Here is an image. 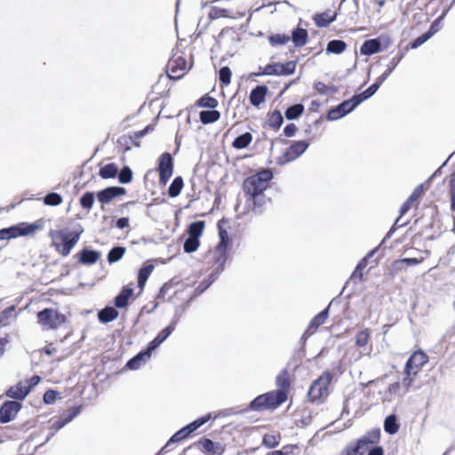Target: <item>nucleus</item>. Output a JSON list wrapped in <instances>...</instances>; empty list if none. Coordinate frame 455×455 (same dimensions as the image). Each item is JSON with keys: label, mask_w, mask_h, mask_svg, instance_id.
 <instances>
[{"label": "nucleus", "mask_w": 455, "mask_h": 455, "mask_svg": "<svg viewBox=\"0 0 455 455\" xmlns=\"http://www.w3.org/2000/svg\"><path fill=\"white\" fill-rule=\"evenodd\" d=\"M307 38L308 33L305 28H297L291 33V40L297 47L304 46L307 42Z\"/></svg>", "instance_id": "29"}, {"label": "nucleus", "mask_w": 455, "mask_h": 455, "mask_svg": "<svg viewBox=\"0 0 455 455\" xmlns=\"http://www.w3.org/2000/svg\"><path fill=\"white\" fill-rule=\"evenodd\" d=\"M304 109V106L300 103L292 105L285 110V117L288 120L297 119L303 114Z\"/></svg>", "instance_id": "41"}, {"label": "nucleus", "mask_w": 455, "mask_h": 455, "mask_svg": "<svg viewBox=\"0 0 455 455\" xmlns=\"http://www.w3.org/2000/svg\"><path fill=\"white\" fill-rule=\"evenodd\" d=\"M251 141L252 135L247 132L236 137L232 142V147L235 149H243L247 148L251 143Z\"/></svg>", "instance_id": "34"}, {"label": "nucleus", "mask_w": 455, "mask_h": 455, "mask_svg": "<svg viewBox=\"0 0 455 455\" xmlns=\"http://www.w3.org/2000/svg\"><path fill=\"white\" fill-rule=\"evenodd\" d=\"M346 115H347L346 111H344L343 108H339V105L335 108H331L328 111L326 118L329 121H334V120H338V119L343 117Z\"/></svg>", "instance_id": "57"}, {"label": "nucleus", "mask_w": 455, "mask_h": 455, "mask_svg": "<svg viewBox=\"0 0 455 455\" xmlns=\"http://www.w3.org/2000/svg\"><path fill=\"white\" fill-rule=\"evenodd\" d=\"M428 355L421 349L414 351L409 357L403 369V385L408 390L414 384L418 374L428 363Z\"/></svg>", "instance_id": "3"}, {"label": "nucleus", "mask_w": 455, "mask_h": 455, "mask_svg": "<svg viewBox=\"0 0 455 455\" xmlns=\"http://www.w3.org/2000/svg\"><path fill=\"white\" fill-rule=\"evenodd\" d=\"M336 12L328 10L323 12L315 14L313 20L318 28H326L336 20Z\"/></svg>", "instance_id": "25"}, {"label": "nucleus", "mask_w": 455, "mask_h": 455, "mask_svg": "<svg viewBox=\"0 0 455 455\" xmlns=\"http://www.w3.org/2000/svg\"><path fill=\"white\" fill-rule=\"evenodd\" d=\"M126 249L123 246H116L112 248L108 253V261L109 263H114L118 261L123 258L125 253Z\"/></svg>", "instance_id": "48"}, {"label": "nucleus", "mask_w": 455, "mask_h": 455, "mask_svg": "<svg viewBox=\"0 0 455 455\" xmlns=\"http://www.w3.org/2000/svg\"><path fill=\"white\" fill-rule=\"evenodd\" d=\"M82 233L83 229H51L48 236L51 239V245L54 248L55 251L62 257H68L78 243Z\"/></svg>", "instance_id": "2"}, {"label": "nucleus", "mask_w": 455, "mask_h": 455, "mask_svg": "<svg viewBox=\"0 0 455 455\" xmlns=\"http://www.w3.org/2000/svg\"><path fill=\"white\" fill-rule=\"evenodd\" d=\"M382 75L377 79V81L372 84L371 86H369L365 91L363 92L357 94L356 96H359V100H361V102L365 100L366 99L372 96L377 90L379 89V85L382 84L383 81H381Z\"/></svg>", "instance_id": "45"}, {"label": "nucleus", "mask_w": 455, "mask_h": 455, "mask_svg": "<svg viewBox=\"0 0 455 455\" xmlns=\"http://www.w3.org/2000/svg\"><path fill=\"white\" fill-rule=\"evenodd\" d=\"M299 449L296 444H287L283 447L282 450L274 451L267 455H291L293 453V451Z\"/></svg>", "instance_id": "64"}, {"label": "nucleus", "mask_w": 455, "mask_h": 455, "mask_svg": "<svg viewBox=\"0 0 455 455\" xmlns=\"http://www.w3.org/2000/svg\"><path fill=\"white\" fill-rule=\"evenodd\" d=\"M333 374L330 371H323L315 379L307 392V398L311 403H323L329 395V387L332 381Z\"/></svg>", "instance_id": "5"}, {"label": "nucleus", "mask_w": 455, "mask_h": 455, "mask_svg": "<svg viewBox=\"0 0 455 455\" xmlns=\"http://www.w3.org/2000/svg\"><path fill=\"white\" fill-rule=\"evenodd\" d=\"M309 142L306 140L293 141L285 152L280 156L279 162L281 164H287L294 161L300 156L308 148Z\"/></svg>", "instance_id": "13"}, {"label": "nucleus", "mask_w": 455, "mask_h": 455, "mask_svg": "<svg viewBox=\"0 0 455 455\" xmlns=\"http://www.w3.org/2000/svg\"><path fill=\"white\" fill-rule=\"evenodd\" d=\"M36 321L43 330H58L68 322V317L58 309L44 308L36 313Z\"/></svg>", "instance_id": "6"}, {"label": "nucleus", "mask_w": 455, "mask_h": 455, "mask_svg": "<svg viewBox=\"0 0 455 455\" xmlns=\"http://www.w3.org/2000/svg\"><path fill=\"white\" fill-rule=\"evenodd\" d=\"M118 311L112 307H107L99 312L98 317L101 323H109L116 319Z\"/></svg>", "instance_id": "32"}, {"label": "nucleus", "mask_w": 455, "mask_h": 455, "mask_svg": "<svg viewBox=\"0 0 455 455\" xmlns=\"http://www.w3.org/2000/svg\"><path fill=\"white\" fill-rule=\"evenodd\" d=\"M154 270V266L149 264L142 267L138 273V285L140 290H143L149 275Z\"/></svg>", "instance_id": "36"}, {"label": "nucleus", "mask_w": 455, "mask_h": 455, "mask_svg": "<svg viewBox=\"0 0 455 455\" xmlns=\"http://www.w3.org/2000/svg\"><path fill=\"white\" fill-rule=\"evenodd\" d=\"M239 40V35L234 28H225L218 36V42L220 44H231L238 42Z\"/></svg>", "instance_id": "26"}, {"label": "nucleus", "mask_w": 455, "mask_h": 455, "mask_svg": "<svg viewBox=\"0 0 455 455\" xmlns=\"http://www.w3.org/2000/svg\"><path fill=\"white\" fill-rule=\"evenodd\" d=\"M21 409V404L17 401H6L0 407V422L3 424L13 420Z\"/></svg>", "instance_id": "18"}, {"label": "nucleus", "mask_w": 455, "mask_h": 455, "mask_svg": "<svg viewBox=\"0 0 455 455\" xmlns=\"http://www.w3.org/2000/svg\"><path fill=\"white\" fill-rule=\"evenodd\" d=\"M286 400L284 393L273 390L255 397L250 403V409L255 411H273Z\"/></svg>", "instance_id": "4"}, {"label": "nucleus", "mask_w": 455, "mask_h": 455, "mask_svg": "<svg viewBox=\"0 0 455 455\" xmlns=\"http://www.w3.org/2000/svg\"><path fill=\"white\" fill-rule=\"evenodd\" d=\"M329 316V309L328 307L322 310L320 313H318L309 323L306 331L305 335L310 336L314 334L317 328L323 324L327 318Z\"/></svg>", "instance_id": "22"}, {"label": "nucleus", "mask_w": 455, "mask_h": 455, "mask_svg": "<svg viewBox=\"0 0 455 455\" xmlns=\"http://www.w3.org/2000/svg\"><path fill=\"white\" fill-rule=\"evenodd\" d=\"M346 115H347L346 111H344L343 108H339V105L335 108H331L328 111L326 118L329 121H334V120H338V119L343 117Z\"/></svg>", "instance_id": "58"}, {"label": "nucleus", "mask_w": 455, "mask_h": 455, "mask_svg": "<svg viewBox=\"0 0 455 455\" xmlns=\"http://www.w3.org/2000/svg\"><path fill=\"white\" fill-rule=\"evenodd\" d=\"M211 419L210 415H205L197 419L194 420L190 424L182 427L179 431H177L167 442L165 446L162 449V451L167 450L172 444L180 443L186 438H188L192 433H194L196 429H198L201 426L205 424Z\"/></svg>", "instance_id": "8"}, {"label": "nucleus", "mask_w": 455, "mask_h": 455, "mask_svg": "<svg viewBox=\"0 0 455 455\" xmlns=\"http://www.w3.org/2000/svg\"><path fill=\"white\" fill-rule=\"evenodd\" d=\"M448 188L451 200V210L455 212V170L448 178Z\"/></svg>", "instance_id": "49"}, {"label": "nucleus", "mask_w": 455, "mask_h": 455, "mask_svg": "<svg viewBox=\"0 0 455 455\" xmlns=\"http://www.w3.org/2000/svg\"><path fill=\"white\" fill-rule=\"evenodd\" d=\"M126 194V189L122 187H108L97 193V199L104 210V205L110 204L115 198Z\"/></svg>", "instance_id": "17"}, {"label": "nucleus", "mask_w": 455, "mask_h": 455, "mask_svg": "<svg viewBox=\"0 0 455 455\" xmlns=\"http://www.w3.org/2000/svg\"><path fill=\"white\" fill-rule=\"evenodd\" d=\"M384 429L389 435H394L399 430V424L395 414L389 415L385 419Z\"/></svg>", "instance_id": "40"}, {"label": "nucleus", "mask_w": 455, "mask_h": 455, "mask_svg": "<svg viewBox=\"0 0 455 455\" xmlns=\"http://www.w3.org/2000/svg\"><path fill=\"white\" fill-rule=\"evenodd\" d=\"M59 397L60 393L58 391L49 389L44 394L43 400L46 404H53Z\"/></svg>", "instance_id": "63"}, {"label": "nucleus", "mask_w": 455, "mask_h": 455, "mask_svg": "<svg viewBox=\"0 0 455 455\" xmlns=\"http://www.w3.org/2000/svg\"><path fill=\"white\" fill-rule=\"evenodd\" d=\"M275 384L278 389L275 391L283 392L286 395V399L288 398L289 390L291 387V379L290 373L286 369H283L277 375L275 379Z\"/></svg>", "instance_id": "23"}, {"label": "nucleus", "mask_w": 455, "mask_h": 455, "mask_svg": "<svg viewBox=\"0 0 455 455\" xmlns=\"http://www.w3.org/2000/svg\"><path fill=\"white\" fill-rule=\"evenodd\" d=\"M425 193L424 184L417 186L408 199L402 204L400 208V216L404 215L412 207L417 208L419 205V200L423 196Z\"/></svg>", "instance_id": "20"}, {"label": "nucleus", "mask_w": 455, "mask_h": 455, "mask_svg": "<svg viewBox=\"0 0 455 455\" xmlns=\"http://www.w3.org/2000/svg\"><path fill=\"white\" fill-rule=\"evenodd\" d=\"M290 41V36L284 34H275L269 37L272 45L286 44Z\"/></svg>", "instance_id": "60"}, {"label": "nucleus", "mask_w": 455, "mask_h": 455, "mask_svg": "<svg viewBox=\"0 0 455 455\" xmlns=\"http://www.w3.org/2000/svg\"><path fill=\"white\" fill-rule=\"evenodd\" d=\"M315 89L320 93V94H326L328 92L331 93H336L338 92L337 87L335 86H328L323 82H317L315 84Z\"/></svg>", "instance_id": "62"}, {"label": "nucleus", "mask_w": 455, "mask_h": 455, "mask_svg": "<svg viewBox=\"0 0 455 455\" xmlns=\"http://www.w3.org/2000/svg\"><path fill=\"white\" fill-rule=\"evenodd\" d=\"M267 88L265 85H258L251 90L249 99L250 102L254 107H259L266 100Z\"/></svg>", "instance_id": "24"}, {"label": "nucleus", "mask_w": 455, "mask_h": 455, "mask_svg": "<svg viewBox=\"0 0 455 455\" xmlns=\"http://www.w3.org/2000/svg\"><path fill=\"white\" fill-rule=\"evenodd\" d=\"M346 115H347L346 111H344L343 108H339V105L335 108H331L328 111L326 118L329 121H334V120H338V119L343 117Z\"/></svg>", "instance_id": "59"}, {"label": "nucleus", "mask_w": 455, "mask_h": 455, "mask_svg": "<svg viewBox=\"0 0 455 455\" xmlns=\"http://www.w3.org/2000/svg\"><path fill=\"white\" fill-rule=\"evenodd\" d=\"M380 440V429L374 428L368 431L354 444L360 455H363L371 445L377 444Z\"/></svg>", "instance_id": "15"}, {"label": "nucleus", "mask_w": 455, "mask_h": 455, "mask_svg": "<svg viewBox=\"0 0 455 455\" xmlns=\"http://www.w3.org/2000/svg\"><path fill=\"white\" fill-rule=\"evenodd\" d=\"M78 262L83 265L95 264L100 258V253L94 250L83 249L75 255Z\"/></svg>", "instance_id": "21"}, {"label": "nucleus", "mask_w": 455, "mask_h": 455, "mask_svg": "<svg viewBox=\"0 0 455 455\" xmlns=\"http://www.w3.org/2000/svg\"><path fill=\"white\" fill-rule=\"evenodd\" d=\"M390 44L388 37H379L366 40L361 46L360 52L363 55H372L387 48Z\"/></svg>", "instance_id": "16"}, {"label": "nucleus", "mask_w": 455, "mask_h": 455, "mask_svg": "<svg viewBox=\"0 0 455 455\" xmlns=\"http://www.w3.org/2000/svg\"><path fill=\"white\" fill-rule=\"evenodd\" d=\"M267 123L273 130H279L283 123V118L280 110L275 109L268 114Z\"/></svg>", "instance_id": "33"}, {"label": "nucleus", "mask_w": 455, "mask_h": 455, "mask_svg": "<svg viewBox=\"0 0 455 455\" xmlns=\"http://www.w3.org/2000/svg\"><path fill=\"white\" fill-rule=\"evenodd\" d=\"M347 48L346 42L342 40H331L327 44L326 47V52L327 53H334V54H340L342 53Z\"/></svg>", "instance_id": "37"}, {"label": "nucleus", "mask_w": 455, "mask_h": 455, "mask_svg": "<svg viewBox=\"0 0 455 455\" xmlns=\"http://www.w3.org/2000/svg\"><path fill=\"white\" fill-rule=\"evenodd\" d=\"M41 381V377L38 375L32 376L29 379L18 382L16 385L12 386L6 392V395L12 399L23 400L29 394L31 389L35 387Z\"/></svg>", "instance_id": "9"}, {"label": "nucleus", "mask_w": 455, "mask_h": 455, "mask_svg": "<svg viewBox=\"0 0 455 455\" xmlns=\"http://www.w3.org/2000/svg\"><path fill=\"white\" fill-rule=\"evenodd\" d=\"M166 68V73L170 79L178 80L183 77L188 70V61L184 52L180 51L173 52L168 60Z\"/></svg>", "instance_id": "7"}, {"label": "nucleus", "mask_w": 455, "mask_h": 455, "mask_svg": "<svg viewBox=\"0 0 455 455\" xmlns=\"http://www.w3.org/2000/svg\"><path fill=\"white\" fill-rule=\"evenodd\" d=\"M405 52L400 51L395 57L392 58L389 64L387 65V69L382 74L381 81H384L395 68V67L399 64V62L404 57Z\"/></svg>", "instance_id": "43"}, {"label": "nucleus", "mask_w": 455, "mask_h": 455, "mask_svg": "<svg viewBox=\"0 0 455 455\" xmlns=\"http://www.w3.org/2000/svg\"><path fill=\"white\" fill-rule=\"evenodd\" d=\"M406 266L403 260V259H395L392 262L389 270H388V275L391 277H395L399 273L405 271Z\"/></svg>", "instance_id": "50"}, {"label": "nucleus", "mask_w": 455, "mask_h": 455, "mask_svg": "<svg viewBox=\"0 0 455 455\" xmlns=\"http://www.w3.org/2000/svg\"><path fill=\"white\" fill-rule=\"evenodd\" d=\"M196 105L199 108L215 109L219 105V101L214 97L206 93L196 101Z\"/></svg>", "instance_id": "39"}, {"label": "nucleus", "mask_w": 455, "mask_h": 455, "mask_svg": "<svg viewBox=\"0 0 455 455\" xmlns=\"http://www.w3.org/2000/svg\"><path fill=\"white\" fill-rule=\"evenodd\" d=\"M296 62L287 61L285 63H273L265 66L262 74L267 76H289L295 72Z\"/></svg>", "instance_id": "14"}, {"label": "nucleus", "mask_w": 455, "mask_h": 455, "mask_svg": "<svg viewBox=\"0 0 455 455\" xmlns=\"http://www.w3.org/2000/svg\"><path fill=\"white\" fill-rule=\"evenodd\" d=\"M118 179L123 184L130 183L132 180V170L128 166L124 167L119 172Z\"/></svg>", "instance_id": "61"}, {"label": "nucleus", "mask_w": 455, "mask_h": 455, "mask_svg": "<svg viewBox=\"0 0 455 455\" xmlns=\"http://www.w3.org/2000/svg\"><path fill=\"white\" fill-rule=\"evenodd\" d=\"M149 357V351L140 352L137 355L130 359L125 366L130 370H137L146 361V359Z\"/></svg>", "instance_id": "30"}, {"label": "nucleus", "mask_w": 455, "mask_h": 455, "mask_svg": "<svg viewBox=\"0 0 455 455\" xmlns=\"http://www.w3.org/2000/svg\"><path fill=\"white\" fill-rule=\"evenodd\" d=\"M358 98L359 96L355 95L350 100H344L339 104V108H343L346 114H348L361 103Z\"/></svg>", "instance_id": "52"}, {"label": "nucleus", "mask_w": 455, "mask_h": 455, "mask_svg": "<svg viewBox=\"0 0 455 455\" xmlns=\"http://www.w3.org/2000/svg\"><path fill=\"white\" fill-rule=\"evenodd\" d=\"M200 121L204 124H209L217 122L220 118V113L218 110H204L199 113Z\"/></svg>", "instance_id": "31"}, {"label": "nucleus", "mask_w": 455, "mask_h": 455, "mask_svg": "<svg viewBox=\"0 0 455 455\" xmlns=\"http://www.w3.org/2000/svg\"><path fill=\"white\" fill-rule=\"evenodd\" d=\"M209 17L212 20H217L220 18H235V15L228 9L213 6L209 12Z\"/></svg>", "instance_id": "38"}, {"label": "nucleus", "mask_w": 455, "mask_h": 455, "mask_svg": "<svg viewBox=\"0 0 455 455\" xmlns=\"http://www.w3.org/2000/svg\"><path fill=\"white\" fill-rule=\"evenodd\" d=\"M199 245V239L188 236L184 243V251L188 253L194 252L198 249Z\"/></svg>", "instance_id": "56"}, {"label": "nucleus", "mask_w": 455, "mask_h": 455, "mask_svg": "<svg viewBox=\"0 0 455 455\" xmlns=\"http://www.w3.org/2000/svg\"><path fill=\"white\" fill-rule=\"evenodd\" d=\"M205 224L203 220H198L191 223L188 227V235L189 237H194L199 239L202 235Z\"/></svg>", "instance_id": "44"}, {"label": "nucleus", "mask_w": 455, "mask_h": 455, "mask_svg": "<svg viewBox=\"0 0 455 455\" xmlns=\"http://www.w3.org/2000/svg\"><path fill=\"white\" fill-rule=\"evenodd\" d=\"M63 199L62 196L55 192H52L47 194L44 198V203L46 205L50 206H57L60 205L62 203Z\"/></svg>", "instance_id": "54"}, {"label": "nucleus", "mask_w": 455, "mask_h": 455, "mask_svg": "<svg viewBox=\"0 0 455 455\" xmlns=\"http://www.w3.org/2000/svg\"><path fill=\"white\" fill-rule=\"evenodd\" d=\"M94 203V194L92 192L84 193L80 198V205L85 210H91Z\"/></svg>", "instance_id": "55"}, {"label": "nucleus", "mask_w": 455, "mask_h": 455, "mask_svg": "<svg viewBox=\"0 0 455 455\" xmlns=\"http://www.w3.org/2000/svg\"><path fill=\"white\" fill-rule=\"evenodd\" d=\"M371 338V331L364 329L357 332L355 336V345L359 347H365Z\"/></svg>", "instance_id": "51"}, {"label": "nucleus", "mask_w": 455, "mask_h": 455, "mask_svg": "<svg viewBox=\"0 0 455 455\" xmlns=\"http://www.w3.org/2000/svg\"><path fill=\"white\" fill-rule=\"evenodd\" d=\"M173 159L169 152L163 153L158 159L159 183L165 185L173 173Z\"/></svg>", "instance_id": "11"}, {"label": "nucleus", "mask_w": 455, "mask_h": 455, "mask_svg": "<svg viewBox=\"0 0 455 455\" xmlns=\"http://www.w3.org/2000/svg\"><path fill=\"white\" fill-rule=\"evenodd\" d=\"M228 258V248L217 245L210 251L206 256L207 264L212 266L215 274H220L224 270L225 264Z\"/></svg>", "instance_id": "10"}, {"label": "nucleus", "mask_w": 455, "mask_h": 455, "mask_svg": "<svg viewBox=\"0 0 455 455\" xmlns=\"http://www.w3.org/2000/svg\"><path fill=\"white\" fill-rule=\"evenodd\" d=\"M232 72L228 67H222L219 71V79L222 86H227L231 82Z\"/></svg>", "instance_id": "53"}, {"label": "nucleus", "mask_w": 455, "mask_h": 455, "mask_svg": "<svg viewBox=\"0 0 455 455\" xmlns=\"http://www.w3.org/2000/svg\"><path fill=\"white\" fill-rule=\"evenodd\" d=\"M183 186H184V182H183V179L182 177L179 176V177H176L172 184L170 185L169 187V189H168V195L170 197H176L178 196L182 188H183Z\"/></svg>", "instance_id": "42"}, {"label": "nucleus", "mask_w": 455, "mask_h": 455, "mask_svg": "<svg viewBox=\"0 0 455 455\" xmlns=\"http://www.w3.org/2000/svg\"><path fill=\"white\" fill-rule=\"evenodd\" d=\"M273 178L274 174L270 169H262L245 178L243 182L246 203L251 211L256 214L261 213L262 208L267 201L264 192L270 187Z\"/></svg>", "instance_id": "1"}, {"label": "nucleus", "mask_w": 455, "mask_h": 455, "mask_svg": "<svg viewBox=\"0 0 455 455\" xmlns=\"http://www.w3.org/2000/svg\"><path fill=\"white\" fill-rule=\"evenodd\" d=\"M117 172V166L114 163H111L101 167L99 174L102 179H111L116 177Z\"/></svg>", "instance_id": "46"}, {"label": "nucleus", "mask_w": 455, "mask_h": 455, "mask_svg": "<svg viewBox=\"0 0 455 455\" xmlns=\"http://www.w3.org/2000/svg\"><path fill=\"white\" fill-rule=\"evenodd\" d=\"M194 445L207 455H221L225 451V447L221 443L205 437L198 440Z\"/></svg>", "instance_id": "19"}, {"label": "nucleus", "mask_w": 455, "mask_h": 455, "mask_svg": "<svg viewBox=\"0 0 455 455\" xmlns=\"http://www.w3.org/2000/svg\"><path fill=\"white\" fill-rule=\"evenodd\" d=\"M80 412V407H71L67 413L63 414L56 422L57 427L60 428L70 422Z\"/></svg>", "instance_id": "35"}, {"label": "nucleus", "mask_w": 455, "mask_h": 455, "mask_svg": "<svg viewBox=\"0 0 455 455\" xmlns=\"http://www.w3.org/2000/svg\"><path fill=\"white\" fill-rule=\"evenodd\" d=\"M133 295V288L124 286L121 292L115 298V306L119 308L128 305L129 299Z\"/></svg>", "instance_id": "28"}, {"label": "nucleus", "mask_w": 455, "mask_h": 455, "mask_svg": "<svg viewBox=\"0 0 455 455\" xmlns=\"http://www.w3.org/2000/svg\"><path fill=\"white\" fill-rule=\"evenodd\" d=\"M44 220L43 219H39L33 223L20 222L19 224L12 226L13 237L35 236L37 232L44 228Z\"/></svg>", "instance_id": "12"}, {"label": "nucleus", "mask_w": 455, "mask_h": 455, "mask_svg": "<svg viewBox=\"0 0 455 455\" xmlns=\"http://www.w3.org/2000/svg\"><path fill=\"white\" fill-rule=\"evenodd\" d=\"M18 313L16 312V306L12 305L0 313V329L6 327L17 318Z\"/></svg>", "instance_id": "27"}, {"label": "nucleus", "mask_w": 455, "mask_h": 455, "mask_svg": "<svg viewBox=\"0 0 455 455\" xmlns=\"http://www.w3.org/2000/svg\"><path fill=\"white\" fill-rule=\"evenodd\" d=\"M281 441V435L280 434L275 435V434H266L263 436L262 443L264 446H266L268 449H273L279 445Z\"/></svg>", "instance_id": "47"}]
</instances>
